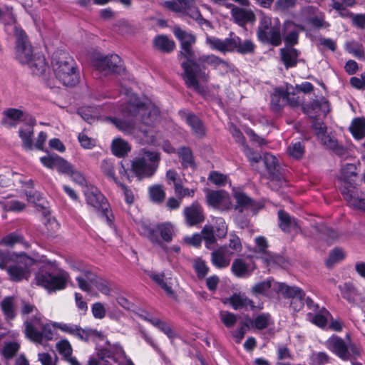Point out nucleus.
<instances>
[{
  "instance_id": "f257e3e1",
  "label": "nucleus",
  "mask_w": 365,
  "mask_h": 365,
  "mask_svg": "<svg viewBox=\"0 0 365 365\" xmlns=\"http://www.w3.org/2000/svg\"><path fill=\"white\" fill-rule=\"evenodd\" d=\"M126 105L121 108L122 114L133 120H128L117 118L108 120L121 132L132 135L141 143L154 144L155 142V123L160 115L158 107L149 98H140L136 94L125 90Z\"/></svg>"
},
{
  "instance_id": "f03ea898",
  "label": "nucleus",
  "mask_w": 365,
  "mask_h": 365,
  "mask_svg": "<svg viewBox=\"0 0 365 365\" xmlns=\"http://www.w3.org/2000/svg\"><path fill=\"white\" fill-rule=\"evenodd\" d=\"M51 67L56 78L63 86H74L79 81V74L74 60L68 53L57 51L53 53Z\"/></svg>"
},
{
  "instance_id": "7ed1b4c3",
  "label": "nucleus",
  "mask_w": 365,
  "mask_h": 365,
  "mask_svg": "<svg viewBox=\"0 0 365 365\" xmlns=\"http://www.w3.org/2000/svg\"><path fill=\"white\" fill-rule=\"evenodd\" d=\"M180 55L186 58L181 66L183 69L182 78L187 87L201 92L202 88L197 78L203 81H207L208 78L205 71L201 70L200 65L193 61L194 51L192 46H181Z\"/></svg>"
},
{
  "instance_id": "20e7f679",
  "label": "nucleus",
  "mask_w": 365,
  "mask_h": 365,
  "mask_svg": "<svg viewBox=\"0 0 365 365\" xmlns=\"http://www.w3.org/2000/svg\"><path fill=\"white\" fill-rule=\"evenodd\" d=\"M160 160V154L147 149H141L133 158L131 169L139 178H150L156 172Z\"/></svg>"
},
{
  "instance_id": "39448f33",
  "label": "nucleus",
  "mask_w": 365,
  "mask_h": 365,
  "mask_svg": "<svg viewBox=\"0 0 365 365\" xmlns=\"http://www.w3.org/2000/svg\"><path fill=\"white\" fill-rule=\"evenodd\" d=\"M24 325L26 336L37 344H43L44 341L53 339L52 324L43 323L42 315L36 317H27Z\"/></svg>"
},
{
  "instance_id": "423d86ee",
  "label": "nucleus",
  "mask_w": 365,
  "mask_h": 365,
  "mask_svg": "<svg viewBox=\"0 0 365 365\" xmlns=\"http://www.w3.org/2000/svg\"><path fill=\"white\" fill-rule=\"evenodd\" d=\"M140 234L148 238L154 246H159L165 249V242H170L173 240L174 228L170 222L158 224L151 227L145 222L140 223L138 226Z\"/></svg>"
},
{
  "instance_id": "0eeeda50",
  "label": "nucleus",
  "mask_w": 365,
  "mask_h": 365,
  "mask_svg": "<svg viewBox=\"0 0 365 365\" xmlns=\"http://www.w3.org/2000/svg\"><path fill=\"white\" fill-rule=\"evenodd\" d=\"M257 36L264 43L279 46L282 42L281 24L278 18L262 16L260 18Z\"/></svg>"
},
{
  "instance_id": "6e6552de",
  "label": "nucleus",
  "mask_w": 365,
  "mask_h": 365,
  "mask_svg": "<svg viewBox=\"0 0 365 365\" xmlns=\"http://www.w3.org/2000/svg\"><path fill=\"white\" fill-rule=\"evenodd\" d=\"M34 259L25 254L10 256L9 262L5 269L13 282L28 279L31 276V267L34 264Z\"/></svg>"
},
{
  "instance_id": "1a4fd4ad",
  "label": "nucleus",
  "mask_w": 365,
  "mask_h": 365,
  "mask_svg": "<svg viewBox=\"0 0 365 365\" xmlns=\"http://www.w3.org/2000/svg\"><path fill=\"white\" fill-rule=\"evenodd\" d=\"M84 195L87 204L93 207L109 226H112L114 217L104 195L97 187L93 186L87 187L84 190Z\"/></svg>"
},
{
  "instance_id": "9d476101",
  "label": "nucleus",
  "mask_w": 365,
  "mask_h": 365,
  "mask_svg": "<svg viewBox=\"0 0 365 365\" xmlns=\"http://www.w3.org/2000/svg\"><path fill=\"white\" fill-rule=\"evenodd\" d=\"M69 274L63 269H58L55 273L40 269L35 276L37 285L41 286L49 292H56L64 289L69 280Z\"/></svg>"
},
{
  "instance_id": "9b49d317",
  "label": "nucleus",
  "mask_w": 365,
  "mask_h": 365,
  "mask_svg": "<svg viewBox=\"0 0 365 365\" xmlns=\"http://www.w3.org/2000/svg\"><path fill=\"white\" fill-rule=\"evenodd\" d=\"M163 6L180 16H189L201 26H210V24L207 20L202 16L194 0L165 1L163 2Z\"/></svg>"
},
{
  "instance_id": "f8f14e48",
  "label": "nucleus",
  "mask_w": 365,
  "mask_h": 365,
  "mask_svg": "<svg viewBox=\"0 0 365 365\" xmlns=\"http://www.w3.org/2000/svg\"><path fill=\"white\" fill-rule=\"evenodd\" d=\"M326 347L344 361L356 358L360 355V349L354 344H347L341 337L333 335L325 342Z\"/></svg>"
},
{
  "instance_id": "ddd939ff",
  "label": "nucleus",
  "mask_w": 365,
  "mask_h": 365,
  "mask_svg": "<svg viewBox=\"0 0 365 365\" xmlns=\"http://www.w3.org/2000/svg\"><path fill=\"white\" fill-rule=\"evenodd\" d=\"M92 66L104 76L111 73H120L124 71L122 60L119 56H97L92 59Z\"/></svg>"
},
{
  "instance_id": "4468645a",
  "label": "nucleus",
  "mask_w": 365,
  "mask_h": 365,
  "mask_svg": "<svg viewBox=\"0 0 365 365\" xmlns=\"http://www.w3.org/2000/svg\"><path fill=\"white\" fill-rule=\"evenodd\" d=\"M15 35L16 36V54L18 61L26 64L32 59V48L27 40V36L24 30L17 26H14Z\"/></svg>"
},
{
  "instance_id": "2eb2a0df",
  "label": "nucleus",
  "mask_w": 365,
  "mask_h": 365,
  "mask_svg": "<svg viewBox=\"0 0 365 365\" xmlns=\"http://www.w3.org/2000/svg\"><path fill=\"white\" fill-rule=\"evenodd\" d=\"M341 192L349 207L365 211V197L359 192L354 183H345L341 187Z\"/></svg>"
},
{
  "instance_id": "dca6fc26",
  "label": "nucleus",
  "mask_w": 365,
  "mask_h": 365,
  "mask_svg": "<svg viewBox=\"0 0 365 365\" xmlns=\"http://www.w3.org/2000/svg\"><path fill=\"white\" fill-rule=\"evenodd\" d=\"M185 222L189 227L196 226L205 220L204 210L201 205L193 202L191 205L184 207L182 211Z\"/></svg>"
},
{
  "instance_id": "f3484780",
  "label": "nucleus",
  "mask_w": 365,
  "mask_h": 365,
  "mask_svg": "<svg viewBox=\"0 0 365 365\" xmlns=\"http://www.w3.org/2000/svg\"><path fill=\"white\" fill-rule=\"evenodd\" d=\"M206 201L208 205L222 210H229L231 207L228 194L222 190L209 191Z\"/></svg>"
},
{
  "instance_id": "a211bd4d",
  "label": "nucleus",
  "mask_w": 365,
  "mask_h": 365,
  "mask_svg": "<svg viewBox=\"0 0 365 365\" xmlns=\"http://www.w3.org/2000/svg\"><path fill=\"white\" fill-rule=\"evenodd\" d=\"M234 197L236 200L235 209L239 212L248 210L256 212L262 207V205L260 202L254 201L242 192H235Z\"/></svg>"
},
{
  "instance_id": "6ab92c4d",
  "label": "nucleus",
  "mask_w": 365,
  "mask_h": 365,
  "mask_svg": "<svg viewBox=\"0 0 365 365\" xmlns=\"http://www.w3.org/2000/svg\"><path fill=\"white\" fill-rule=\"evenodd\" d=\"M237 38H226L224 40L220 39L215 36H207L206 38V43L213 50L219 51L222 53L232 52L235 51L236 43L238 42Z\"/></svg>"
},
{
  "instance_id": "aec40b11",
  "label": "nucleus",
  "mask_w": 365,
  "mask_h": 365,
  "mask_svg": "<svg viewBox=\"0 0 365 365\" xmlns=\"http://www.w3.org/2000/svg\"><path fill=\"white\" fill-rule=\"evenodd\" d=\"M29 123L24 124L19 130V136L22 142V147L25 150H32L34 146L33 135H34V126L36 121L31 117L29 118Z\"/></svg>"
},
{
  "instance_id": "412c9836",
  "label": "nucleus",
  "mask_w": 365,
  "mask_h": 365,
  "mask_svg": "<svg viewBox=\"0 0 365 365\" xmlns=\"http://www.w3.org/2000/svg\"><path fill=\"white\" fill-rule=\"evenodd\" d=\"M4 117L1 120V123L7 128H14L20 121L28 119L27 115L21 110L16 108H9L4 112Z\"/></svg>"
},
{
  "instance_id": "4be33fe9",
  "label": "nucleus",
  "mask_w": 365,
  "mask_h": 365,
  "mask_svg": "<svg viewBox=\"0 0 365 365\" xmlns=\"http://www.w3.org/2000/svg\"><path fill=\"white\" fill-rule=\"evenodd\" d=\"M304 109L309 118H315L321 114L326 115L330 110L329 103L324 98L313 101L307 105Z\"/></svg>"
},
{
  "instance_id": "5701e85b",
  "label": "nucleus",
  "mask_w": 365,
  "mask_h": 365,
  "mask_svg": "<svg viewBox=\"0 0 365 365\" xmlns=\"http://www.w3.org/2000/svg\"><path fill=\"white\" fill-rule=\"evenodd\" d=\"M179 115L191 128L192 132L197 137H202L205 134V128L201 120L196 115L185 110H180Z\"/></svg>"
},
{
  "instance_id": "b1692460",
  "label": "nucleus",
  "mask_w": 365,
  "mask_h": 365,
  "mask_svg": "<svg viewBox=\"0 0 365 365\" xmlns=\"http://www.w3.org/2000/svg\"><path fill=\"white\" fill-rule=\"evenodd\" d=\"M232 255L233 252H230L227 247L223 246L212 252L211 260L216 267L225 268L230 264Z\"/></svg>"
},
{
  "instance_id": "393cba45",
  "label": "nucleus",
  "mask_w": 365,
  "mask_h": 365,
  "mask_svg": "<svg viewBox=\"0 0 365 365\" xmlns=\"http://www.w3.org/2000/svg\"><path fill=\"white\" fill-rule=\"evenodd\" d=\"M279 225L283 232L289 233H297L300 227L295 218L292 217L283 210L278 212Z\"/></svg>"
},
{
  "instance_id": "a878e982",
  "label": "nucleus",
  "mask_w": 365,
  "mask_h": 365,
  "mask_svg": "<svg viewBox=\"0 0 365 365\" xmlns=\"http://www.w3.org/2000/svg\"><path fill=\"white\" fill-rule=\"evenodd\" d=\"M110 359L113 361V352L111 344L108 343L106 346L98 349L97 358H91L87 365H113Z\"/></svg>"
},
{
  "instance_id": "bb28decb",
  "label": "nucleus",
  "mask_w": 365,
  "mask_h": 365,
  "mask_svg": "<svg viewBox=\"0 0 365 365\" xmlns=\"http://www.w3.org/2000/svg\"><path fill=\"white\" fill-rule=\"evenodd\" d=\"M231 16L235 22L240 26H244L248 22H254L255 21V15L252 10L237 6L232 8Z\"/></svg>"
},
{
  "instance_id": "cd10ccee",
  "label": "nucleus",
  "mask_w": 365,
  "mask_h": 365,
  "mask_svg": "<svg viewBox=\"0 0 365 365\" xmlns=\"http://www.w3.org/2000/svg\"><path fill=\"white\" fill-rule=\"evenodd\" d=\"M56 349L61 355L63 360L70 365H80L77 359L72 356L73 349L70 342L66 339H62L57 342Z\"/></svg>"
},
{
  "instance_id": "c85d7f7f",
  "label": "nucleus",
  "mask_w": 365,
  "mask_h": 365,
  "mask_svg": "<svg viewBox=\"0 0 365 365\" xmlns=\"http://www.w3.org/2000/svg\"><path fill=\"white\" fill-rule=\"evenodd\" d=\"M289 87L285 91L282 88H277L274 89V92L271 96V106L275 111H279L281 108L287 105L289 101Z\"/></svg>"
},
{
  "instance_id": "c756f323",
  "label": "nucleus",
  "mask_w": 365,
  "mask_h": 365,
  "mask_svg": "<svg viewBox=\"0 0 365 365\" xmlns=\"http://www.w3.org/2000/svg\"><path fill=\"white\" fill-rule=\"evenodd\" d=\"M85 276L91 282V283L96 287V288L106 296H109L111 292V289L108 282L92 273L91 271H86Z\"/></svg>"
},
{
  "instance_id": "7c9ffc66",
  "label": "nucleus",
  "mask_w": 365,
  "mask_h": 365,
  "mask_svg": "<svg viewBox=\"0 0 365 365\" xmlns=\"http://www.w3.org/2000/svg\"><path fill=\"white\" fill-rule=\"evenodd\" d=\"M111 347L113 363H118V365H135L131 359L126 355L120 344H113Z\"/></svg>"
},
{
  "instance_id": "2f4dec72",
  "label": "nucleus",
  "mask_w": 365,
  "mask_h": 365,
  "mask_svg": "<svg viewBox=\"0 0 365 365\" xmlns=\"http://www.w3.org/2000/svg\"><path fill=\"white\" fill-rule=\"evenodd\" d=\"M283 35L287 45L293 46L298 41V29L296 24L292 21H286L283 26Z\"/></svg>"
},
{
  "instance_id": "473e14b6",
  "label": "nucleus",
  "mask_w": 365,
  "mask_h": 365,
  "mask_svg": "<svg viewBox=\"0 0 365 365\" xmlns=\"http://www.w3.org/2000/svg\"><path fill=\"white\" fill-rule=\"evenodd\" d=\"M228 301L232 307L235 310L247 307H250L251 309H254L255 307L253 302L244 294L235 293L229 298Z\"/></svg>"
},
{
  "instance_id": "72a5a7b5",
  "label": "nucleus",
  "mask_w": 365,
  "mask_h": 365,
  "mask_svg": "<svg viewBox=\"0 0 365 365\" xmlns=\"http://www.w3.org/2000/svg\"><path fill=\"white\" fill-rule=\"evenodd\" d=\"M341 294L350 303H356L361 298L360 294L350 282H346L339 286Z\"/></svg>"
},
{
  "instance_id": "f704fd0d",
  "label": "nucleus",
  "mask_w": 365,
  "mask_h": 365,
  "mask_svg": "<svg viewBox=\"0 0 365 365\" xmlns=\"http://www.w3.org/2000/svg\"><path fill=\"white\" fill-rule=\"evenodd\" d=\"M154 47L164 53H170L175 48V42L165 35H158L153 39Z\"/></svg>"
},
{
  "instance_id": "c9c22d12",
  "label": "nucleus",
  "mask_w": 365,
  "mask_h": 365,
  "mask_svg": "<svg viewBox=\"0 0 365 365\" xmlns=\"http://www.w3.org/2000/svg\"><path fill=\"white\" fill-rule=\"evenodd\" d=\"M299 53L293 48L281 49L282 60L287 68L294 67L297 63Z\"/></svg>"
},
{
  "instance_id": "e433bc0d",
  "label": "nucleus",
  "mask_w": 365,
  "mask_h": 365,
  "mask_svg": "<svg viewBox=\"0 0 365 365\" xmlns=\"http://www.w3.org/2000/svg\"><path fill=\"white\" fill-rule=\"evenodd\" d=\"M27 64L34 75L43 76L47 70L46 59L43 56H38L31 59Z\"/></svg>"
},
{
  "instance_id": "4c0bfd02",
  "label": "nucleus",
  "mask_w": 365,
  "mask_h": 365,
  "mask_svg": "<svg viewBox=\"0 0 365 365\" xmlns=\"http://www.w3.org/2000/svg\"><path fill=\"white\" fill-rule=\"evenodd\" d=\"M18 183H24L22 177L19 173L8 170L4 174L0 175V185L1 187H9L11 185H16Z\"/></svg>"
},
{
  "instance_id": "58836bf2",
  "label": "nucleus",
  "mask_w": 365,
  "mask_h": 365,
  "mask_svg": "<svg viewBox=\"0 0 365 365\" xmlns=\"http://www.w3.org/2000/svg\"><path fill=\"white\" fill-rule=\"evenodd\" d=\"M231 271L237 277H246L251 274L249 265L242 259H236L232 262Z\"/></svg>"
},
{
  "instance_id": "ea45409f",
  "label": "nucleus",
  "mask_w": 365,
  "mask_h": 365,
  "mask_svg": "<svg viewBox=\"0 0 365 365\" xmlns=\"http://www.w3.org/2000/svg\"><path fill=\"white\" fill-rule=\"evenodd\" d=\"M276 291L281 293L284 297L291 298V299L299 294H302V292H304L297 287H289L284 283L278 282L276 283Z\"/></svg>"
},
{
  "instance_id": "a19ab883",
  "label": "nucleus",
  "mask_w": 365,
  "mask_h": 365,
  "mask_svg": "<svg viewBox=\"0 0 365 365\" xmlns=\"http://www.w3.org/2000/svg\"><path fill=\"white\" fill-rule=\"evenodd\" d=\"M263 160L270 176L277 178L278 176L279 165L276 157L272 154L266 153L264 155Z\"/></svg>"
},
{
  "instance_id": "79ce46f5",
  "label": "nucleus",
  "mask_w": 365,
  "mask_h": 365,
  "mask_svg": "<svg viewBox=\"0 0 365 365\" xmlns=\"http://www.w3.org/2000/svg\"><path fill=\"white\" fill-rule=\"evenodd\" d=\"M112 152L117 157H123L130 150L129 144L121 138H115L113 140Z\"/></svg>"
},
{
  "instance_id": "37998d69",
  "label": "nucleus",
  "mask_w": 365,
  "mask_h": 365,
  "mask_svg": "<svg viewBox=\"0 0 365 365\" xmlns=\"http://www.w3.org/2000/svg\"><path fill=\"white\" fill-rule=\"evenodd\" d=\"M183 168H192L195 166L194 158L192 150L187 147H182L178 151Z\"/></svg>"
},
{
  "instance_id": "c03bdc74",
  "label": "nucleus",
  "mask_w": 365,
  "mask_h": 365,
  "mask_svg": "<svg viewBox=\"0 0 365 365\" xmlns=\"http://www.w3.org/2000/svg\"><path fill=\"white\" fill-rule=\"evenodd\" d=\"M350 130L356 139L363 138L365 136V119L360 118L354 119L350 126Z\"/></svg>"
},
{
  "instance_id": "a18cd8bd",
  "label": "nucleus",
  "mask_w": 365,
  "mask_h": 365,
  "mask_svg": "<svg viewBox=\"0 0 365 365\" xmlns=\"http://www.w3.org/2000/svg\"><path fill=\"white\" fill-rule=\"evenodd\" d=\"M78 113L88 123H92L100 115L98 108L93 106L82 107Z\"/></svg>"
},
{
  "instance_id": "49530a36",
  "label": "nucleus",
  "mask_w": 365,
  "mask_h": 365,
  "mask_svg": "<svg viewBox=\"0 0 365 365\" xmlns=\"http://www.w3.org/2000/svg\"><path fill=\"white\" fill-rule=\"evenodd\" d=\"M1 307L6 320L13 319L16 316L14 298L8 297L1 302Z\"/></svg>"
},
{
  "instance_id": "de8ad7c7",
  "label": "nucleus",
  "mask_w": 365,
  "mask_h": 365,
  "mask_svg": "<svg viewBox=\"0 0 365 365\" xmlns=\"http://www.w3.org/2000/svg\"><path fill=\"white\" fill-rule=\"evenodd\" d=\"M175 37L181 42V46H192L195 42V37L190 33L182 30L179 26L173 29Z\"/></svg>"
},
{
  "instance_id": "09e8293b",
  "label": "nucleus",
  "mask_w": 365,
  "mask_h": 365,
  "mask_svg": "<svg viewBox=\"0 0 365 365\" xmlns=\"http://www.w3.org/2000/svg\"><path fill=\"white\" fill-rule=\"evenodd\" d=\"M3 209L9 212H21L26 207V204L16 199H9L0 202Z\"/></svg>"
},
{
  "instance_id": "8fccbe9b",
  "label": "nucleus",
  "mask_w": 365,
  "mask_h": 365,
  "mask_svg": "<svg viewBox=\"0 0 365 365\" xmlns=\"http://www.w3.org/2000/svg\"><path fill=\"white\" fill-rule=\"evenodd\" d=\"M200 59L202 62L207 63L215 68L219 66L224 69L228 68V63L226 61L213 54L202 56Z\"/></svg>"
},
{
  "instance_id": "3c124183",
  "label": "nucleus",
  "mask_w": 365,
  "mask_h": 365,
  "mask_svg": "<svg viewBox=\"0 0 365 365\" xmlns=\"http://www.w3.org/2000/svg\"><path fill=\"white\" fill-rule=\"evenodd\" d=\"M254 329L262 330L269 327L272 322L271 315L268 313H262L253 319Z\"/></svg>"
},
{
  "instance_id": "603ef678",
  "label": "nucleus",
  "mask_w": 365,
  "mask_h": 365,
  "mask_svg": "<svg viewBox=\"0 0 365 365\" xmlns=\"http://www.w3.org/2000/svg\"><path fill=\"white\" fill-rule=\"evenodd\" d=\"M232 38H237L238 39V42L236 43V46L235 47V51H237L238 53L242 54L253 52L255 45L250 40H245L242 42L240 37L232 34Z\"/></svg>"
},
{
  "instance_id": "864d4df0",
  "label": "nucleus",
  "mask_w": 365,
  "mask_h": 365,
  "mask_svg": "<svg viewBox=\"0 0 365 365\" xmlns=\"http://www.w3.org/2000/svg\"><path fill=\"white\" fill-rule=\"evenodd\" d=\"M202 240L205 242L207 248H212L215 242V236L214 235V227L211 225H205L202 230Z\"/></svg>"
},
{
  "instance_id": "5fc2aeb1",
  "label": "nucleus",
  "mask_w": 365,
  "mask_h": 365,
  "mask_svg": "<svg viewBox=\"0 0 365 365\" xmlns=\"http://www.w3.org/2000/svg\"><path fill=\"white\" fill-rule=\"evenodd\" d=\"M276 283L277 282L271 279L264 280L256 284L252 287V292L255 294H264L271 287L276 290Z\"/></svg>"
},
{
  "instance_id": "6e6d98bb",
  "label": "nucleus",
  "mask_w": 365,
  "mask_h": 365,
  "mask_svg": "<svg viewBox=\"0 0 365 365\" xmlns=\"http://www.w3.org/2000/svg\"><path fill=\"white\" fill-rule=\"evenodd\" d=\"M323 312H327L324 308H322L320 312L308 313L307 319L315 325L324 327L327 325V320L324 316Z\"/></svg>"
},
{
  "instance_id": "4d7b16f0",
  "label": "nucleus",
  "mask_w": 365,
  "mask_h": 365,
  "mask_svg": "<svg viewBox=\"0 0 365 365\" xmlns=\"http://www.w3.org/2000/svg\"><path fill=\"white\" fill-rule=\"evenodd\" d=\"M231 250L230 252L239 253L242 250V245L240 238L234 232L229 234V245L227 249Z\"/></svg>"
},
{
  "instance_id": "13d9d810",
  "label": "nucleus",
  "mask_w": 365,
  "mask_h": 365,
  "mask_svg": "<svg viewBox=\"0 0 365 365\" xmlns=\"http://www.w3.org/2000/svg\"><path fill=\"white\" fill-rule=\"evenodd\" d=\"M356 167L354 164L352 163H348L343 166L341 168V178L344 180V184L345 183H354L351 180H349V178L352 176H356Z\"/></svg>"
},
{
  "instance_id": "bf43d9fd",
  "label": "nucleus",
  "mask_w": 365,
  "mask_h": 365,
  "mask_svg": "<svg viewBox=\"0 0 365 365\" xmlns=\"http://www.w3.org/2000/svg\"><path fill=\"white\" fill-rule=\"evenodd\" d=\"M96 332L97 331L96 330L90 329H82L78 326L73 336L81 341H88L92 337H94L96 335Z\"/></svg>"
},
{
  "instance_id": "052dcab7",
  "label": "nucleus",
  "mask_w": 365,
  "mask_h": 365,
  "mask_svg": "<svg viewBox=\"0 0 365 365\" xmlns=\"http://www.w3.org/2000/svg\"><path fill=\"white\" fill-rule=\"evenodd\" d=\"M220 318L227 327H233L237 320V315L228 311H221L220 312Z\"/></svg>"
},
{
  "instance_id": "680f3d73",
  "label": "nucleus",
  "mask_w": 365,
  "mask_h": 365,
  "mask_svg": "<svg viewBox=\"0 0 365 365\" xmlns=\"http://www.w3.org/2000/svg\"><path fill=\"white\" fill-rule=\"evenodd\" d=\"M175 195L180 198L190 197H192L195 193L196 188H187L185 187L182 182L176 184V187L174 188Z\"/></svg>"
},
{
  "instance_id": "e2e57ef3",
  "label": "nucleus",
  "mask_w": 365,
  "mask_h": 365,
  "mask_svg": "<svg viewBox=\"0 0 365 365\" xmlns=\"http://www.w3.org/2000/svg\"><path fill=\"white\" fill-rule=\"evenodd\" d=\"M344 252L340 248L334 249L329 254V257L326 261L327 267H331L334 263L342 260L344 258Z\"/></svg>"
},
{
  "instance_id": "0e129e2a",
  "label": "nucleus",
  "mask_w": 365,
  "mask_h": 365,
  "mask_svg": "<svg viewBox=\"0 0 365 365\" xmlns=\"http://www.w3.org/2000/svg\"><path fill=\"white\" fill-rule=\"evenodd\" d=\"M215 230L218 238H224L227 233V226L225 220L217 217L215 220Z\"/></svg>"
},
{
  "instance_id": "69168bd1",
  "label": "nucleus",
  "mask_w": 365,
  "mask_h": 365,
  "mask_svg": "<svg viewBox=\"0 0 365 365\" xmlns=\"http://www.w3.org/2000/svg\"><path fill=\"white\" fill-rule=\"evenodd\" d=\"M287 151L290 156L296 159H299L304 155V148L300 142H297L292 143L288 147Z\"/></svg>"
},
{
  "instance_id": "338daca9",
  "label": "nucleus",
  "mask_w": 365,
  "mask_h": 365,
  "mask_svg": "<svg viewBox=\"0 0 365 365\" xmlns=\"http://www.w3.org/2000/svg\"><path fill=\"white\" fill-rule=\"evenodd\" d=\"M193 267L197 273V277L200 279L204 278L209 271V268L205 262L200 259L195 260Z\"/></svg>"
},
{
  "instance_id": "774afa93",
  "label": "nucleus",
  "mask_w": 365,
  "mask_h": 365,
  "mask_svg": "<svg viewBox=\"0 0 365 365\" xmlns=\"http://www.w3.org/2000/svg\"><path fill=\"white\" fill-rule=\"evenodd\" d=\"M91 312L93 317L97 319H103L106 315V309L104 304L100 302L92 304Z\"/></svg>"
}]
</instances>
